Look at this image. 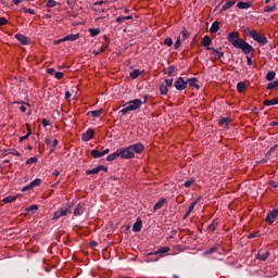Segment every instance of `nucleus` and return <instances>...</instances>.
I'll use <instances>...</instances> for the list:
<instances>
[{
	"mask_svg": "<svg viewBox=\"0 0 278 278\" xmlns=\"http://www.w3.org/2000/svg\"><path fill=\"white\" fill-rule=\"evenodd\" d=\"M142 74L140 70H134L129 73L130 79H138V77Z\"/></svg>",
	"mask_w": 278,
	"mask_h": 278,
	"instance_id": "nucleus-26",
	"label": "nucleus"
},
{
	"mask_svg": "<svg viewBox=\"0 0 278 278\" xmlns=\"http://www.w3.org/2000/svg\"><path fill=\"white\" fill-rule=\"evenodd\" d=\"M52 175H54V177H60V170L58 169H54Z\"/></svg>",
	"mask_w": 278,
	"mask_h": 278,
	"instance_id": "nucleus-60",
	"label": "nucleus"
},
{
	"mask_svg": "<svg viewBox=\"0 0 278 278\" xmlns=\"http://www.w3.org/2000/svg\"><path fill=\"white\" fill-rule=\"evenodd\" d=\"M123 21H125V20H124V16H118V17L116 18V23H123Z\"/></svg>",
	"mask_w": 278,
	"mask_h": 278,
	"instance_id": "nucleus-61",
	"label": "nucleus"
},
{
	"mask_svg": "<svg viewBox=\"0 0 278 278\" xmlns=\"http://www.w3.org/2000/svg\"><path fill=\"white\" fill-rule=\"evenodd\" d=\"M181 41H182V40H181V37H178L177 40H176V42H175V45H174V48H175V49H179V47H181Z\"/></svg>",
	"mask_w": 278,
	"mask_h": 278,
	"instance_id": "nucleus-45",
	"label": "nucleus"
},
{
	"mask_svg": "<svg viewBox=\"0 0 278 278\" xmlns=\"http://www.w3.org/2000/svg\"><path fill=\"white\" fill-rule=\"evenodd\" d=\"M247 64H248V66H252L253 65V58L247 56Z\"/></svg>",
	"mask_w": 278,
	"mask_h": 278,
	"instance_id": "nucleus-54",
	"label": "nucleus"
},
{
	"mask_svg": "<svg viewBox=\"0 0 278 278\" xmlns=\"http://www.w3.org/2000/svg\"><path fill=\"white\" fill-rule=\"evenodd\" d=\"M108 153H110V149H105L104 151H98V150H92L91 151V155L92 157H94L96 160H99V157H103V155H108Z\"/></svg>",
	"mask_w": 278,
	"mask_h": 278,
	"instance_id": "nucleus-12",
	"label": "nucleus"
},
{
	"mask_svg": "<svg viewBox=\"0 0 278 278\" xmlns=\"http://www.w3.org/2000/svg\"><path fill=\"white\" fill-rule=\"evenodd\" d=\"M181 35H182V38H180V40H182V41L188 40V38H190V33L186 28L182 29Z\"/></svg>",
	"mask_w": 278,
	"mask_h": 278,
	"instance_id": "nucleus-35",
	"label": "nucleus"
},
{
	"mask_svg": "<svg viewBox=\"0 0 278 278\" xmlns=\"http://www.w3.org/2000/svg\"><path fill=\"white\" fill-rule=\"evenodd\" d=\"M270 256V252L268 250H260L256 260H261L262 262H266L268 257Z\"/></svg>",
	"mask_w": 278,
	"mask_h": 278,
	"instance_id": "nucleus-9",
	"label": "nucleus"
},
{
	"mask_svg": "<svg viewBox=\"0 0 278 278\" xmlns=\"http://www.w3.org/2000/svg\"><path fill=\"white\" fill-rule=\"evenodd\" d=\"M36 210H38V205L33 204V205H30L28 208H26V212H34V211H36Z\"/></svg>",
	"mask_w": 278,
	"mask_h": 278,
	"instance_id": "nucleus-49",
	"label": "nucleus"
},
{
	"mask_svg": "<svg viewBox=\"0 0 278 278\" xmlns=\"http://www.w3.org/2000/svg\"><path fill=\"white\" fill-rule=\"evenodd\" d=\"M94 138V129L89 128L85 134L81 136L83 142H90Z\"/></svg>",
	"mask_w": 278,
	"mask_h": 278,
	"instance_id": "nucleus-7",
	"label": "nucleus"
},
{
	"mask_svg": "<svg viewBox=\"0 0 278 278\" xmlns=\"http://www.w3.org/2000/svg\"><path fill=\"white\" fill-rule=\"evenodd\" d=\"M8 24V18L5 17H0V27H3L4 25Z\"/></svg>",
	"mask_w": 278,
	"mask_h": 278,
	"instance_id": "nucleus-50",
	"label": "nucleus"
},
{
	"mask_svg": "<svg viewBox=\"0 0 278 278\" xmlns=\"http://www.w3.org/2000/svg\"><path fill=\"white\" fill-rule=\"evenodd\" d=\"M236 1H227L223 7H222V12H227V10H230V8H233V4Z\"/></svg>",
	"mask_w": 278,
	"mask_h": 278,
	"instance_id": "nucleus-22",
	"label": "nucleus"
},
{
	"mask_svg": "<svg viewBox=\"0 0 278 278\" xmlns=\"http://www.w3.org/2000/svg\"><path fill=\"white\" fill-rule=\"evenodd\" d=\"M218 124L220 127H225L226 129H229V125L231 124V117H222L218 121Z\"/></svg>",
	"mask_w": 278,
	"mask_h": 278,
	"instance_id": "nucleus-13",
	"label": "nucleus"
},
{
	"mask_svg": "<svg viewBox=\"0 0 278 278\" xmlns=\"http://www.w3.org/2000/svg\"><path fill=\"white\" fill-rule=\"evenodd\" d=\"M26 164H27V165H29V164H38V157H37V156L29 157V159L26 161Z\"/></svg>",
	"mask_w": 278,
	"mask_h": 278,
	"instance_id": "nucleus-40",
	"label": "nucleus"
},
{
	"mask_svg": "<svg viewBox=\"0 0 278 278\" xmlns=\"http://www.w3.org/2000/svg\"><path fill=\"white\" fill-rule=\"evenodd\" d=\"M168 251H170L169 247H163V248H160L156 252H154V255L168 253Z\"/></svg>",
	"mask_w": 278,
	"mask_h": 278,
	"instance_id": "nucleus-31",
	"label": "nucleus"
},
{
	"mask_svg": "<svg viewBox=\"0 0 278 278\" xmlns=\"http://www.w3.org/2000/svg\"><path fill=\"white\" fill-rule=\"evenodd\" d=\"M275 88H278V80H275L267 85V90H275Z\"/></svg>",
	"mask_w": 278,
	"mask_h": 278,
	"instance_id": "nucleus-37",
	"label": "nucleus"
},
{
	"mask_svg": "<svg viewBox=\"0 0 278 278\" xmlns=\"http://www.w3.org/2000/svg\"><path fill=\"white\" fill-rule=\"evenodd\" d=\"M62 40H65V42L68 41V40H70V42H75V40H79V34H75V35L71 34V35H67V36H65L64 38H62Z\"/></svg>",
	"mask_w": 278,
	"mask_h": 278,
	"instance_id": "nucleus-17",
	"label": "nucleus"
},
{
	"mask_svg": "<svg viewBox=\"0 0 278 278\" xmlns=\"http://www.w3.org/2000/svg\"><path fill=\"white\" fill-rule=\"evenodd\" d=\"M86 212V204L79 203L74 210V216H81Z\"/></svg>",
	"mask_w": 278,
	"mask_h": 278,
	"instance_id": "nucleus-11",
	"label": "nucleus"
},
{
	"mask_svg": "<svg viewBox=\"0 0 278 278\" xmlns=\"http://www.w3.org/2000/svg\"><path fill=\"white\" fill-rule=\"evenodd\" d=\"M58 5V2L55 0H48L46 7L47 8H55Z\"/></svg>",
	"mask_w": 278,
	"mask_h": 278,
	"instance_id": "nucleus-42",
	"label": "nucleus"
},
{
	"mask_svg": "<svg viewBox=\"0 0 278 278\" xmlns=\"http://www.w3.org/2000/svg\"><path fill=\"white\" fill-rule=\"evenodd\" d=\"M263 104L269 108L270 105H278V98L273 100H264Z\"/></svg>",
	"mask_w": 278,
	"mask_h": 278,
	"instance_id": "nucleus-25",
	"label": "nucleus"
},
{
	"mask_svg": "<svg viewBox=\"0 0 278 278\" xmlns=\"http://www.w3.org/2000/svg\"><path fill=\"white\" fill-rule=\"evenodd\" d=\"M68 214H71V208L61 207L53 214L52 220H60V218L68 216Z\"/></svg>",
	"mask_w": 278,
	"mask_h": 278,
	"instance_id": "nucleus-6",
	"label": "nucleus"
},
{
	"mask_svg": "<svg viewBox=\"0 0 278 278\" xmlns=\"http://www.w3.org/2000/svg\"><path fill=\"white\" fill-rule=\"evenodd\" d=\"M14 201H16V197L14 195H9L3 199V203H14Z\"/></svg>",
	"mask_w": 278,
	"mask_h": 278,
	"instance_id": "nucleus-38",
	"label": "nucleus"
},
{
	"mask_svg": "<svg viewBox=\"0 0 278 278\" xmlns=\"http://www.w3.org/2000/svg\"><path fill=\"white\" fill-rule=\"evenodd\" d=\"M71 97H72L71 91H66V92H65V99H66V101H71Z\"/></svg>",
	"mask_w": 278,
	"mask_h": 278,
	"instance_id": "nucleus-58",
	"label": "nucleus"
},
{
	"mask_svg": "<svg viewBox=\"0 0 278 278\" xmlns=\"http://www.w3.org/2000/svg\"><path fill=\"white\" fill-rule=\"evenodd\" d=\"M105 51H108V45L102 46L98 51L93 50V55H101Z\"/></svg>",
	"mask_w": 278,
	"mask_h": 278,
	"instance_id": "nucleus-32",
	"label": "nucleus"
},
{
	"mask_svg": "<svg viewBox=\"0 0 278 278\" xmlns=\"http://www.w3.org/2000/svg\"><path fill=\"white\" fill-rule=\"evenodd\" d=\"M237 90L240 93L244 92V90H247V84H244L243 81L238 83L237 84Z\"/></svg>",
	"mask_w": 278,
	"mask_h": 278,
	"instance_id": "nucleus-29",
	"label": "nucleus"
},
{
	"mask_svg": "<svg viewBox=\"0 0 278 278\" xmlns=\"http://www.w3.org/2000/svg\"><path fill=\"white\" fill-rule=\"evenodd\" d=\"M247 36H249L250 38H253L255 42H257L261 47L268 45V38H266V36L264 35H261L255 29H252V30L248 29Z\"/></svg>",
	"mask_w": 278,
	"mask_h": 278,
	"instance_id": "nucleus-4",
	"label": "nucleus"
},
{
	"mask_svg": "<svg viewBox=\"0 0 278 278\" xmlns=\"http://www.w3.org/2000/svg\"><path fill=\"white\" fill-rule=\"evenodd\" d=\"M188 87V81L184 80V78L179 77L176 81H175V88L176 90H186V88Z\"/></svg>",
	"mask_w": 278,
	"mask_h": 278,
	"instance_id": "nucleus-8",
	"label": "nucleus"
},
{
	"mask_svg": "<svg viewBox=\"0 0 278 278\" xmlns=\"http://www.w3.org/2000/svg\"><path fill=\"white\" fill-rule=\"evenodd\" d=\"M164 45H166V47H173V38H166Z\"/></svg>",
	"mask_w": 278,
	"mask_h": 278,
	"instance_id": "nucleus-46",
	"label": "nucleus"
},
{
	"mask_svg": "<svg viewBox=\"0 0 278 278\" xmlns=\"http://www.w3.org/2000/svg\"><path fill=\"white\" fill-rule=\"evenodd\" d=\"M59 142H60V141H58V139H54V140H53V143H52V147H53V148L58 147Z\"/></svg>",
	"mask_w": 278,
	"mask_h": 278,
	"instance_id": "nucleus-63",
	"label": "nucleus"
},
{
	"mask_svg": "<svg viewBox=\"0 0 278 278\" xmlns=\"http://www.w3.org/2000/svg\"><path fill=\"white\" fill-rule=\"evenodd\" d=\"M42 184V180L40 178H37L30 182L31 188H36L37 186H40Z\"/></svg>",
	"mask_w": 278,
	"mask_h": 278,
	"instance_id": "nucleus-39",
	"label": "nucleus"
},
{
	"mask_svg": "<svg viewBox=\"0 0 278 278\" xmlns=\"http://www.w3.org/2000/svg\"><path fill=\"white\" fill-rule=\"evenodd\" d=\"M206 51H213L218 60H220V58H225V53L216 50L215 48H206Z\"/></svg>",
	"mask_w": 278,
	"mask_h": 278,
	"instance_id": "nucleus-24",
	"label": "nucleus"
},
{
	"mask_svg": "<svg viewBox=\"0 0 278 278\" xmlns=\"http://www.w3.org/2000/svg\"><path fill=\"white\" fill-rule=\"evenodd\" d=\"M9 155H15L16 157H21V152H17L16 150L8 151Z\"/></svg>",
	"mask_w": 278,
	"mask_h": 278,
	"instance_id": "nucleus-47",
	"label": "nucleus"
},
{
	"mask_svg": "<svg viewBox=\"0 0 278 278\" xmlns=\"http://www.w3.org/2000/svg\"><path fill=\"white\" fill-rule=\"evenodd\" d=\"M195 206H197V200L190 204L188 212L185 214V218H188V216L192 214V211L194 210Z\"/></svg>",
	"mask_w": 278,
	"mask_h": 278,
	"instance_id": "nucleus-30",
	"label": "nucleus"
},
{
	"mask_svg": "<svg viewBox=\"0 0 278 278\" xmlns=\"http://www.w3.org/2000/svg\"><path fill=\"white\" fill-rule=\"evenodd\" d=\"M166 203H167L166 199L161 198L153 207L154 212H157V210H162L164 205H166Z\"/></svg>",
	"mask_w": 278,
	"mask_h": 278,
	"instance_id": "nucleus-16",
	"label": "nucleus"
},
{
	"mask_svg": "<svg viewBox=\"0 0 278 278\" xmlns=\"http://www.w3.org/2000/svg\"><path fill=\"white\" fill-rule=\"evenodd\" d=\"M275 10H277V7L276 5H267L264 8V12H275Z\"/></svg>",
	"mask_w": 278,
	"mask_h": 278,
	"instance_id": "nucleus-43",
	"label": "nucleus"
},
{
	"mask_svg": "<svg viewBox=\"0 0 278 278\" xmlns=\"http://www.w3.org/2000/svg\"><path fill=\"white\" fill-rule=\"evenodd\" d=\"M194 181H195L194 178H191V179L187 180L184 184L185 188H190V186H192L194 184Z\"/></svg>",
	"mask_w": 278,
	"mask_h": 278,
	"instance_id": "nucleus-44",
	"label": "nucleus"
},
{
	"mask_svg": "<svg viewBox=\"0 0 278 278\" xmlns=\"http://www.w3.org/2000/svg\"><path fill=\"white\" fill-rule=\"evenodd\" d=\"M54 77H55V79H63V78H64V73H62V72H56V73L54 74Z\"/></svg>",
	"mask_w": 278,
	"mask_h": 278,
	"instance_id": "nucleus-48",
	"label": "nucleus"
},
{
	"mask_svg": "<svg viewBox=\"0 0 278 278\" xmlns=\"http://www.w3.org/2000/svg\"><path fill=\"white\" fill-rule=\"evenodd\" d=\"M160 93L161 94H168V87H166L165 85H161L160 86Z\"/></svg>",
	"mask_w": 278,
	"mask_h": 278,
	"instance_id": "nucleus-41",
	"label": "nucleus"
},
{
	"mask_svg": "<svg viewBox=\"0 0 278 278\" xmlns=\"http://www.w3.org/2000/svg\"><path fill=\"white\" fill-rule=\"evenodd\" d=\"M126 160H132L136 157V153L140 154L144 151V146L142 143H135L127 148H123Z\"/></svg>",
	"mask_w": 278,
	"mask_h": 278,
	"instance_id": "nucleus-2",
	"label": "nucleus"
},
{
	"mask_svg": "<svg viewBox=\"0 0 278 278\" xmlns=\"http://www.w3.org/2000/svg\"><path fill=\"white\" fill-rule=\"evenodd\" d=\"M142 230V220H137L132 226V231L138 232Z\"/></svg>",
	"mask_w": 278,
	"mask_h": 278,
	"instance_id": "nucleus-27",
	"label": "nucleus"
},
{
	"mask_svg": "<svg viewBox=\"0 0 278 278\" xmlns=\"http://www.w3.org/2000/svg\"><path fill=\"white\" fill-rule=\"evenodd\" d=\"M20 110H21V112H27V106L22 105V106H20Z\"/></svg>",
	"mask_w": 278,
	"mask_h": 278,
	"instance_id": "nucleus-62",
	"label": "nucleus"
},
{
	"mask_svg": "<svg viewBox=\"0 0 278 278\" xmlns=\"http://www.w3.org/2000/svg\"><path fill=\"white\" fill-rule=\"evenodd\" d=\"M23 12H24L25 14H36V13L34 12V9L24 8V9H23Z\"/></svg>",
	"mask_w": 278,
	"mask_h": 278,
	"instance_id": "nucleus-51",
	"label": "nucleus"
},
{
	"mask_svg": "<svg viewBox=\"0 0 278 278\" xmlns=\"http://www.w3.org/2000/svg\"><path fill=\"white\" fill-rule=\"evenodd\" d=\"M41 124L43 125V127L49 126V119L43 118V119L41 121Z\"/></svg>",
	"mask_w": 278,
	"mask_h": 278,
	"instance_id": "nucleus-57",
	"label": "nucleus"
},
{
	"mask_svg": "<svg viewBox=\"0 0 278 278\" xmlns=\"http://www.w3.org/2000/svg\"><path fill=\"white\" fill-rule=\"evenodd\" d=\"M101 170H104V173H108V167L100 165L93 169H87L86 175H98V173H101Z\"/></svg>",
	"mask_w": 278,
	"mask_h": 278,
	"instance_id": "nucleus-10",
	"label": "nucleus"
},
{
	"mask_svg": "<svg viewBox=\"0 0 278 278\" xmlns=\"http://www.w3.org/2000/svg\"><path fill=\"white\" fill-rule=\"evenodd\" d=\"M166 88H170L173 86V79H165V85Z\"/></svg>",
	"mask_w": 278,
	"mask_h": 278,
	"instance_id": "nucleus-52",
	"label": "nucleus"
},
{
	"mask_svg": "<svg viewBox=\"0 0 278 278\" xmlns=\"http://www.w3.org/2000/svg\"><path fill=\"white\" fill-rule=\"evenodd\" d=\"M15 38L21 45H29V38L23 34H16Z\"/></svg>",
	"mask_w": 278,
	"mask_h": 278,
	"instance_id": "nucleus-14",
	"label": "nucleus"
},
{
	"mask_svg": "<svg viewBox=\"0 0 278 278\" xmlns=\"http://www.w3.org/2000/svg\"><path fill=\"white\" fill-rule=\"evenodd\" d=\"M118 157H122V160H126L125 151L123 150V148L118 149L114 153L109 154L106 160L108 162H114V160H118Z\"/></svg>",
	"mask_w": 278,
	"mask_h": 278,
	"instance_id": "nucleus-5",
	"label": "nucleus"
},
{
	"mask_svg": "<svg viewBox=\"0 0 278 278\" xmlns=\"http://www.w3.org/2000/svg\"><path fill=\"white\" fill-rule=\"evenodd\" d=\"M8 151L9 150H7V149L0 150V157H5V155H9Z\"/></svg>",
	"mask_w": 278,
	"mask_h": 278,
	"instance_id": "nucleus-53",
	"label": "nucleus"
},
{
	"mask_svg": "<svg viewBox=\"0 0 278 278\" xmlns=\"http://www.w3.org/2000/svg\"><path fill=\"white\" fill-rule=\"evenodd\" d=\"M12 3H14V5H21V3H23V0H12Z\"/></svg>",
	"mask_w": 278,
	"mask_h": 278,
	"instance_id": "nucleus-59",
	"label": "nucleus"
},
{
	"mask_svg": "<svg viewBox=\"0 0 278 278\" xmlns=\"http://www.w3.org/2000/svg\"><path fill=\"white\" fill-rule=\"evenodd\" d=\"M103 114V109L90 111L87 113L88 116H92V118H99Z\"/></svg>",
	"mask_w": 278,
	"mask_h": 278,
	"instance_id": "nucleus-18",
	"label": "nucleus"
},
{
	"mask_svg": "<svg viewBox=\"0 0 278 278\" xmlns=\"http://www.w3.org/2000/svg\"><path fill=\"white\" fill-rule=\"evenodd\" d=\"M271 127H277L278 126V121H274L270 123Z\"/></svg>",
	"mask_w": 278,
	"mask_h": 278,
	"instance_id": "nucleus-64",
	"label": "nucleus"
},
{
	"mask_svg": "<svg viewBox=\"0 0 278 278\" xmlns=\"http://www.w3.org/2000/svg\"><path fill=\"white\" fill-rule=\"evenodd\" d=\"M220 29V23L218 21L214 22L210 28L211 34H216Z\"/></svg>",
	"mask_w": 278,
	"mask_h": 278,
	"instance_id": "nucleus-21",
	"label": "nucleus"
},
{
	"mask_svg": "<svg viewBox=\"0 0 278 278\" xmlns=\"http://www.w3.org/2000/svg\"><path fill=\"white\" fill-rule=\"evenodd\" d=\"M216 227H218V219H214L212 224L207 227L208 231H216Z\"/></svg>",
	"mask_w": 278,
	"mask_h": 278,
	"instance_id": "nucleus-28",
	"label": "nucleus"
},
{
	"mask_svg": "<svg viewBox=\"0 0 278 278\" xmlns=\"http://www.w3.org/2000/svg\"><path fill=\"white\" fill-rule=\"evenodd\" d=\"M89 34L91 37L99 36L101 34V29L99 28H90Z\"/></svg>",
	"mask_w": 278,
	"mask_h": 278,
	"instance_id": "nucleus-34",
	"label": "nucleus"
},
{
	"mask_svg": "<svg viewBox=\"0 0 278 278\" xmlns=\"http://www.w3.org/2000/svg\"><path fill=\"white\" fill-rule=\"evenodd\" d=\"M218 251V245H215L204 252V255H212V253H216Z\"/></svg>",
	"mask_w": 278,
	"mask_h": 278,
	"instance_id": "nucleus-36",
	"label": "nucleus"
},
{
	"mask_svg": "<svg viewBox=\"0 0 278 278\" xmlns=\"http://www.w3.org/2000/svg\"><path fill=\"white\" fill-rule=\"evenodd\" d=\"M253 5V2L251 1H247V2H238L237 3V8H239V10H249V8H251Z\"/></svg>",
	"mask_w": 278,
	"mask_h": 278,
	"instance_id": "nucleus-15",
	"label": "nucleus"
},
{
	"mask_svg": "<svg viewBox=\"0 0 278 278\" xmlns=\"http://www.w3.org/2000/svg\"><path fill=\"white\" fill-rule=\"evenodd\" d=\"M227 40L235 49H240L245 55L249 53H253L255 49L253 46H250L249 42L244 41V39L240 38V33L238 30H233L227 35Z\"/></svg>",
	"mask_w": 278,
	"mask_h": 278,
	"instance_id": "nucleus-1",
	"label": "nucleus"
},
{
	"mask_svg": "<svg viewBox=\"0 0 278 278\" xmlns=\"http://www.w3.org/2000/svg\"><path fill=\"white\" fill-rule=\"evenodd\" d=\"M31 185H28V186H26V187H23L22 188V192H27V190H31Z\"/></svg>",
	"mask_w": 278,
	"mask_h": 278,
	"instance_id": "nucleus-56",
	"label": "nucleus"
},
{
	"mask_svg": "<svg viewBox=\"0 0 278 278\" xmlns=\"http://www.w3.org/2000/svg\"><path fill=\"white\" fill-rule=\"evenodd\" d=\"M142 103H147V99L142 102L140 99L130 100L124 109L121 110L122 114H127L128 112H134L142 108Z\"/></svg>",
	"mask_w": 278,
	"mask_h": 278,
	"instance_id": "nucleus-3",
	"label": "nucleus"
},
{
	"mask_svg": "<svg viewBox=\"0 0 278 278\" xmlns=\"http://www.w3.org/2000/svg\"><path fill=\"white\" fill-rule=\"evenodd\" d=\"M277 74L275 73V71H270V72H268L267 74H266V80L267 81H273V79H275V76H276Z\"/></svg>",
	"mask_w": 278,
	"mask_h": 278,
	"instance_id": "nucleus-33",
	"label": "nucleus"
},
{
	"mask_svg": "<svg viewBox=\"0 0 278 278\" xmlns=\"http://www.w3.org/2000/svg\"><path fill=\"white\" fill-rule=\"evenodd\" d=\"M187 84H189V86H191V88H195V90H199V80L197 78H189L187 80Z\"/></svg>",
	"mask_w": 278,
	"mask_h": 278,
	"instance_id": "nucleus-19",
	"label": "nucleus"
},
{
	"mask_svg": "<svg viewBox=\"0 0 278 278\" xmlns=\"http://www.w3.org/2000/svg\"><path fill=\"white\" fill-rule=\"evenodd\" d=\"M201 45L202 47H207L210 48V45H212V39L210 38V36H204L201 40Z\"/></svg>",
	"mask_w": 278,
	"mask_h": 278,
	"instance_id": "nucleus-20",
	"label": "nucleus"
},
{
	"mask_svg": "<svg viewBox=\"0 0 278 278\" xmlns=\"http://www.w3.org/2000/svg\"><path fill=\"white\" fill-rule=\"evenodd\" d=\"M26 128H27V134L20 138V142L27 140V138H29V136L31 135V126L29 124H26Z\"/></svg>",
	"mask_w": 278,
	"mask_h": 278,
	"instance_id": "nucleus-23",
	"label": "nucleus"
},
{
	"mask_svg": "<svg viewBox=\"0 0 278 278\" xmlns=\"http://www.w3.org/2000/svg\"><path fill=\"white\" fill-rule=\"evenodd\" d=\"M47 73H48V75H54V76H55V74H56L58 72H55L54 68H48V70H47Z\"/></svg>",
	"mask_w": 278,
	"mask_h": 278,
	"instance_id": "nucleus-55",
	"label": "nucleus"
}]
</instances>
